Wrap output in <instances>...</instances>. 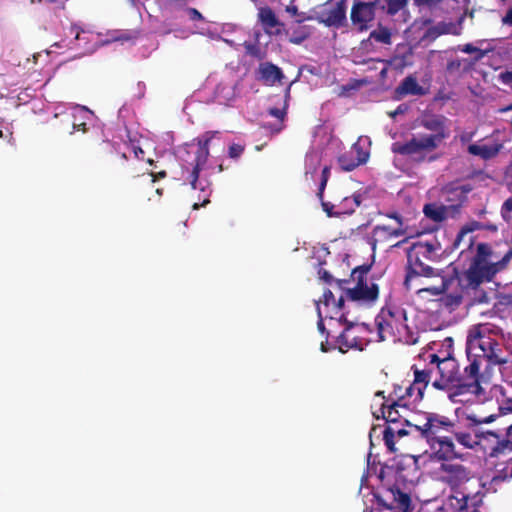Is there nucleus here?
<instances>
[{
    "label": "nucleus",
    "mask_w": 512,
    "mask_h": 512,
    "mask_svg": "<svg viewBox=\"0 0 512 512\" xmlns=\"http://www.w3.org/2000/svg\"><path fill=\"white\" fill-rule=\"evenodd\" d=\"M187 13L192 21H202L204 19L202 14L196 8H187Z\"/></svg>",
    "instance_id": "48"
},
{
    "label": "nucleus",
    "mask_w": 512,
    "mask_h": 512,
    "mask_svg": "<svg viewBox=\"0 0 512 512\" xmlns=\"http://www.w3.org/2000/svg\"><path fill=\"white\" fill-rule=\"evenodd\" d=\"M502 400L500 401L499 410L503 414L512 413V398L506 396L504 388L500 387Z\"/></svg>",
    "instance_id": "39"
},
{
    "label": "nucleus",
    "mask_w": 512,
    "mask_h": 512,
    "mask_svg": "<svg viewBox=\"0 0 512 512\" xmlns=\"http://www.w3.org/2000/svg\"><path fill=\"white\" fill-rule=\"evenodd\" d=\"M386 496L391 499L390 502H387L384 496L374 494L379 506L389 510L399 509L402 512H409L411 508V498L409 494L402 492L400 488L394 486L387 490Z\"/></svg>",
    "instance_id": "15"
},
{
    "label": "nucleus",
    "mask_w": 512,
    "mask_h": 512,
    "mask_svg": "<svg viewBox=\"0 0 512 512\" xmlns=\"http://www.w3.org/2000/svg\"><path fill=\"white\" fill-rule=\"evenodd\" d=\"M506 449L512 450V442L508 440L499 441L491 450L490 456L497 457L499 454L503 453Z\"/></svg>",
    "instance_id": "41"
},
{
    "label": "nucleus",
    "mask_w": 512,
    "mask_h": 512,
    "mask_svg": "<svg viewBox=\"0 0 512 512\" xmlns=\"http://www.w3.org/2000/svg\"><path fill=\"white\" fill-rule=\"evenodd\" d=\"M499 79L503 84L508 85L512 88V69L510 71L502 72L499 75Z\"/></svg>",
    "instance_id": "47"
},
{
    "label": "nucleus",
    "mask_w": 512,
    "mask_h": 512,
    "mask_svg": "<svg viewBox=\"0 0 512 512\" xmlns=\"http://www.w3.org/2000/svg\"><path fill=\"white\" fill-rule=\"evenodd\" d=\"M414 4L418 7L428 8L430 10L435 9L439 6L443 0H413Z\"/></svg>",
    "instance_id": "44"
},
{
    "label": "nucleus",
    "mask_w": 512,
    "mask_h": 512,
    "mask_svg": "<svg viewBox=\"0 0 512 512\" xmlns=\"http://www.w3.org/2000/svg\"><path fill=\"white\" fill-rule=\"evenodd\" d=\"M346 1L339 0L333 6L321 11L318 19L328 27L340 28L346 24Z\"/></svg>",
    "instance_id": "17"
},
{
    "label": "nucleus",
    "mask_w": 512,
    "mask_h": 512,
    "mask_svg": "<svg viewBox=\"0 0 512 512\" xmlns=\"http://www.w3.org/2000/svg\"><path fill=\"white\" fill-rule=\"evenodd\" d=\"M369 38L375 40L376 42L385 45H390L392 34L390 29L382 25H379L377 29L370 32Z\"/></svg>",
    "instance_id": "31"
},
{
    "label": "nucleus",
    "mask_w": 512,
    "mask_h": 512,
    "mask_svg": "<svg viewBox=\"0 0 512 512\" xmlns=\"http://www.w3.org/2000/svg\"><path fill=\"white\" fill-rule=\"evenodd\" d=\"M408 110V106L405 104L399 105L394 111L389 112L391 118H395L399 114H404Z\"/></svg>",
    "instance_id": "53"
},
{
    "label": "nucleus",
    "mask_w": 512,
    "mask_h": 512,
    "mask_svg": "<svg viewBox=\"0 0 512 512\" xmlns=\"http://www.w3.org/2000/svg\"><path fill=\"white\" fill-rule=\"evenodd\" d=\"M473 482L471 471L462 464L450 463V503L455 500V505L461 508L467 507V501L473 494L469 488Z\"/></svg>",
    "instance_id": "8"
},
{
    "label": "nucleus",
    "mask_w": 512,
    "mask_h": 512,
    "mask_svg": "<svg viewBox=\"0 0 512 512\" xmlns=\"http://www.w3.org/2000/svg\"><path fill=\"white\" fill-rule=\"evenodd\" d=\"M245 49H246L247 54L255 56V57H260V48L258 45L246 43Z\"/></svg>",
    "instance_id": "49"
},
{
    "label": "nucleus",
    "mask_w": 512,
    "mask_h": 512,
    "mask_svg": "<svg viewBox=\"0 0 512 512\" xmlns=\"http://www.w3.org/2000/svg\"><path fill=\"white\" fill-rule=\"evenodd\" d=\"M410 251L433 262L438 261L441 258V253H437V251L434 250L433 245H430V243H427L426 241L413 244Z\"/></svg>",
    "instance_id": "25"
},
{
    "label": "nucleus",
    "mask_w": 512,
    "mask_h": 512,
    "mask_svg": "<svg viewBox=\"0 0 512 512\" xmlns=\"http://www.w3.org/2000/svg\"><path fill=\"white\" fill-rule=\"evenodd\" d=\"M318 273H319L320 278L324 282L331 284L334 281L332 275L327 270L320 269Z\"/></svg>",
    "instance_id": "52"
},
{
    "label": "nucleus",
    "mask_w": 512,
    "mask_h": 512,
    "mask_svg": "<svg viewBox=\"0 0 512 512\" xmlns=\"http://www.w3.org/2000/svg\"><path fill=\"white\" fill-rule=\"evenodd\" d=\"M468 364L461 369L450 353V401L453 403L473 404L482 392L479 384L480 364L475 357L467 355Z\"/></svg>",
    "instance_id": "5"
},
{
    "label": "nucleus",
    "mask_w": 512,
    "mask_h": 512,
    "mask_svg": "<svg viewBox=\"0 0 512 512\" xmlns=\"http://www.w3.org/2000/svg\"><path fill=\"white\" fill-rule=\"evenodd\" d=\"M309 37V32L306 31L304 27H300L298 30L294 31L293 34L289 38V42L293 44H301L304 40Z\"/></svg>",
    "instance_id": "40"
},
{
    "label": "nucleus",
    "mask_w": 512,
    "mask_h": 512,
    "mask_svg": "<svg viewBox=\"0 0 512 512\" xmlns=\"http://www.w3.org/2000/svg\"><path fill=\"white\" fill-rule=\"evenodd\" d=\"M450 266H453V273L455 275V277H459V274H460V269H459V265L455 264L454 262H450Z\"/></svg>",
    "instance_id": "63"
},
{
    "label": "nucleus",
    "mask_w": 512,
    "mask_h": 512,
    "mask_svg": "<svg viewBox=\"0 0 512 512\" xmlns=\"http://www.w3.org/2000/svg\"><path fill=\"white\" fill-rule=\"evenodd\" d=\"M430 362L426 366L427 372L431 379V385L437 390L448 389V376L445 375L442 364L446 363L448 357L440 359L436 354L430 355Z\"/></svg>",
    "instance_id": "19"
},
{
    "label": "nucleus",
    "mask_w": 512,
    "mask_h": 512,
    "mask_svg": "<svg viewBox=\"0 0 512 512\" xmlns=\"http://www.w3.org/2000/svg\"><path fill=\"white\" fill-rule=\"evenodd\" d=\"M73 128L77 131H83V132H86L87 129H86V123L84 122H81V123H77L76 121L73 122Z\"/></svg>",
    "instance_id": "57"
},
{
    "label": "nucleus",
    "mask_w": 512,
    "mask_h": 512,
    "mask_svg": "<svg viewBox=\"0 0 512 512\" xmlns=\"http://www.w3.org/2000/svg\"><path fill=\"white\" fill-rule=\"evenodd\" d=\"M502 210H505V211H508V212H512V198H508L503 206H502Z\"/></svg>",
    "instance_id": "59"
},
{
    "label": "nucleus",
    "mask_w": 512,
    "mask_h": 512,
    "mask_svg": "<svg viewBox=\"0 0 512 512\" xmlns=\"http://www.w3.org/2000/svg\"><path fill=\"white\" fill-rule=\"evenodd\" d=\"M219 134L218 131H207L201 138L197 139V145L186 144L178 151V158L182 168V178L187 181L193 189H200L205 193L202 203H194L193 209L206 206L210 200V189L198 186L199 173L206 164L209 157V143Z\"/></svg>",
    "instance_id": "4"
},
{
    "label": "nucleus",
    "mask_w": 512,
    "mask_h": 512,
    "mask_svg": "<svg viewBox=\"0 0 512 512\" xmlns=\"http://www.w3.org/2000/svg\"><path fill=\"white\" fill-rule=\"evenodd\" d=\"M379 6V0H371L368 2L355 0L353 2L350 11V20L357 31H367L372 26Z\"/></svg>",
    "instance_id": "12"
},
{
    "label": "nucleus",
    "mask_w": 512,
    "mask_h": 512,
    "mask_svg": "<svg viewBox=\"0 0 512 512\" xmlns=\"http://www.w3.org/2000/svg\"><path fill=\"white\" fill-rule=\"evenodd\" d=\"M427 243H430V245H433V248L437 253H441V257L445 254L446 248H443L441 242L437 239V237H434V239L426 241Z\"/></svg>",
    "instance_id": "46"
},
{
    "label": "nucleus",
    "mask_w": 512,
    "mask_h": 512,
    "mask_svg": "<svg viewBox=\"0 0 512 512\" xmlns=\"http://www.w3.org/2000/svg\"><path fill=\"white\" fill-rule=\"evenodd\" d=\"M401 392V387L396 386L393 393L388 396V400L382 403L380 411L383 419H385L387 423L395 424L403 422L405 425L410 426L411 423L407 420L405 415L400 413V409L409 412L408 404L405 402V399L408 397L406 393L402 394Z\"/></svg>",
    "instance_id": "11"
},
{
    "label": "nucleus",
    "mask_w": 512,
    "mask_h": 512,
    "mask_svg": "<svg viewBox=\"0 0 512 512\" xmlns=\"http://www.w3.org/2000/svg\"><path fill=\"white\" fill-rule=\"evenodd\" d=\"M436 276H439L441 279V283L439 286L421 288L418 289L417 292H426L434 296L443 294L448 289V277L445 275L444 270H441L439 273H436Z\"/></svg>",
    "instance_id": "30"
},
{
    "label": "nucleus",
    "mask_w": 512,
    "mask_h": 512,
    "mask_svg": "<svg viewBox=\"0 0 512 512\" xmlns=\"http://www.w3.org/2000/svg\"><path fill=\"white\" fill-rule=\"evenodd\" d=\"M289 97H290V85L288 86V88L286 89V92H285V100H284L283 107L282 108H276V107L269 108L268 113L271 116L279 119L280 121H283L287 114Z\"/></svg>",
    "instance_id": "35"
},
{
    "label": "nucleus",
    "mask_w": 512,
    "mask_h": 512,
    "mask_svg": "<svg viewBox=\"0 0 512 512\" xmlns=\"http://www.w3.org/2000/svg\"><path fill=\"white\" fill-rule=\"evenodd\" d=\"M320 201H321V206H322L323 210L327 213V215L329 217L338 215L337 212L336 213L333 212L334 205L331 204L330 202L324 201V196L322 197V200H320Z\"/></svg>",
    "instance_id": "50"
},
{
    "label": "nucleus",
    "mask_w": 512,
    "mask_h": 512,
    "mask_svg": "<svg viewBox=\"0 0 512 512\" xmlns=\"http://www.w3.org/2000/svg\"><path fill=\"white\" fill-rule=\"evenodd\" d=\"M472 229L464 227L458 233L454 243L453 249H458L463 243L464 248L460 251V258H466L470 262L488 263L487 259L491 256V247L487 243H480L477 245V252L473 255V236L471 235Z\"/></svg>",
    "instance_id": "10"
},
{
    "label": "nucleus",
    "mask_w": 512,
    "mask_h": 512,
    "mask_svg": "<svg viewBox=\"0 0 512 512\" xmlns=\"http://www.w3.org/2000/svg\"><path fill=\"white\" fill-rule=\"evenodd\" d=\"M259 19L265 31L271 34H280L284 24L279 21L275 12L269 8L264 7L259 11Z\"/></svg>",
    "instance_id": "22"
},
{
    "label": "nucleus",
    "mask_w": 512,
    "mask_h": 512,
    "mask_svg": "<svg viewBox=\"0 0 512 512\" xmlns=\"http://www.w3.org/2000/svg\"><path fill=\"white\" fill-rule=\"evenodd\" d=\"M425 93V89L418 84L417 79L412 75L405 77L395 89V95L397 98H401L406 95L422 96Z\"/></svg>",
    "instance_id": "23"
},
{
    "label": "nucleus",
    "mask_w": 512,
    "mask_h": 512,
    "mask_svg": "<svg viewBox=\"0 0 512 512\" xmlns=\"http://www.w3.org/2000/svg\"><path fill=\"white\" fill-rule=\"evenodd\" d=\"M408 435V431L401 428L395 429L391 426H387L383 431V440L389 452L395 453V437H403Z\"/></svg>",
    "instance_id": "27"
},
{
    "label": "nucleus",
    "mask_w": 512,
    "mask_h": 512,
    "mask_svg": "<svg viewBox=\"0 0 512 512\" xmlns=\"http://www.w3.org/2000/svg\"><path fill=\"white\" fill-rule=\"evenodd\" d=\"M370 270L371 265L368 264L354 268L351 272V278L355 282V286L352 288L345 287L349 280L337 279L334 282L343 291L347 299L356 302L372 303L379 296V287L370 278Z\"/></svg>",
    "instance_id": "6"
},
{
    "label": "nucleus",
    "mask_w": 512,
    "mask_h": 512,
    "mask_svg": "<svg viewBox=\"0 0 512 512\" xmlns=\"http://www.w3.org/2000/svg\"><path fill=\"white\" fill-rule=\"evenodd\" d=\"M339 321L346 324L344 331L337 338L340 352L346 353L350 349L363 350L365 340L359 335V331L364 328L348 321L344 314H341Z\"/></svg>",
    "instance_id": "13"
},
{
    "label": "nucleus",
    "mask_w": 512,
    "mask_h": 512,
    "mask_svg": "<svg viewBox=\"0 0 512 512\" xmlns=\"http://www.w3.org/2000/svg\"><path fill=\"white\" fill-rule=\"evenodd\" d=\"M444 137V133H434L413 137L405 143L395 142L392 144V152L403 156L419 155L437 148Z\"/></svg>",
    "instance_id": "9"
},
{
    "label": "nucleus",
    "mask_w": 512,
    "mask_h": 512,
    "mask_svg": "<svg viewBox=\"0 0 512 512\" xmlns=\"http://www.w3.org/2000/svg\"><path fill=\"white\" fill-rule=\"evenodd\" d=\"M412 370L414 372V380L413 382L405 389L406 396L408 398L413 397V402L417 403L423 399L424 391L429 384H431V379L429 377V373L427 372V368L418 369L415 365L412 366Z\"/></svg>",
    "instance_id": "18"
},
{
    "label": "nucleus",
    "mask_w": 512,
    "mask_h": 512,
    "mask_svg": "<svg viewBox=\"0 0 512 512\" xmlns=\"http://www.w3.org/2000/svg\"><path fill=\"white\" fill-rule=\"evenodd\" d=\"M451 510H453L455 512H468L467 507L460 509V505H455L454 502L450 503V511Z\"/></svg>",
    "instance_id": "60"
},
{
    "label": "nucleus",
    "mask_w": 512,
    "mask_h": 512,
    "mask_svg": "<svg viewBox=\"0 0 512 512\" xmlns=\"http://www.w3.org/2000/svg\"><path fill=\"white\" fill-rule=\"evenodd\" d=\"M407 0H387V13L395 15L407 5Z\"/></svg>",
    "instance_id": "38"
},
{
    "label": "nucleus",
    "mask_w": 512,
    "mask_h": 512,
    "mask_svg": "<svg viewBox=\"0 0 512 512\" xmlns=\"http://www.w3.org/2000/svg\"><path fill=\"white\" fill-rule=\"evenodd\" d=\"M364 163H366V155L364 154H361V158H356L349 151L338 157V164L343 171H352Z\"/></svg>",
    "instance_id": "26"
},
{
    "label": "nucleus",
    "mask_w": 512,
    "mask_h": 512,
    "mask_svg": "<svg viewBox=\"0 0 512 512\" xmlns=\"http://www.w3.org/2000/svg\"><path fill=\"white\" fill-rule=\"evenodd\" d=\"M496 299L498 305L512 307V293H497Z\"/></svg>",
    "instance_id": "43"
},
{
    "label": "nucleus",
    "mask_w": 512,
    "mask_h": 512,
    "mask_svg": "<svg viewBox=\"0 0 512 512\" xmlns=\"http://www.w3.org/2000/svg\"><path fill=\"white\" fill-rule=\"evenodd\" d=\"M134 154L136 158L141 159L143 158L144 151L140 147H134Z\"/></svg>",
    "instance_id": "62"
},
{
    "label": "nucleus",
    "mask_w": 512,
    "mask_h": 512,
    "mask_svg": "<svg viewBox=\"0 0 512 512\" xmlns=\"http://www.w3.org/2000/svg\"><path fill=\"white\" fill-rule=\"evenodd\" d=\"M425 127L428 129L435 130L436 133H443L442 131V125L437 120H430L425 122Z\"/></svg>",
    "instance_id": "51"
},
{
    "label": "nucleus",
    "mask_w": 512,
    "mask_h": 512,
    "mask_svg": "<svg viewBox=\"0 0 512 512\" xmlns=\"http://www.w3.org/2000/svg\"><path fill=\"white\" fill-rule=\"evenodd\" d=\"M317 311H318V317H319V320L317 322V327L323 333L325 331V326H324L322 314H321V311H320V308L318 305H317Z\"/></svg>",
    "instance_id": "55"
},
{
    "label": "nucleus",
    "mask_w": 512,
    "mask_h": 512,
    "mask_svg": "<svg viewBox=\"0 0 512 512\" xmlns=\"http://www.w3.org/2000/svg\"><path fill=\"white\" fill-rule=\"evenodd\" d=\"M375 321L381 340L388 337H401L408 333L406 311L399 306L382 308Z\"/></svg>",
    "instance_id": "7"
},
{
    "label": "nucleus",
    "mask_w": 512,
    "mask_h": 512,
    "mask_svg": "<svg viewBox=\"0 0 512 512\" xmlns=\"http://www.w3.org/2000/svg\"><path fill=\"white\" fill-rule=\"evenodd\" d=\"M427 512H446L444 505H437L433 510H427Z\"/></svg>",
    "instance_id": "64"
},
{
    "label": "nucleus",
    "mask_w": 512,
    "mask_h": 512,
    "mask_svg": "<svg viewBox=\"0 0 512 512\" xmlns=\"http://www.w3.org/2000/svg\"><path fill=\"white\" fill-rule=\"evenodd\" d=\"M245 146L238 143H233L229 146L228 155L232 159H238L244 152Z\"/></svg>",
    "instance_id": "42"
},
{
    "label": "nucleus",
    "mask_w": 512,
    "mask_h": 512,
    "mask_svg": "<svg viewBox=\"0 0 512 512\" xmlns=\"http://www.w3.org/2000/svg\"><path fill=\"white\" fill-rule=\"evenodd\" d=\"M257 74L258 79L268 86L281 83V81L284 79V73L281 68L271 62L260 63Z\"/></svg>",
    "instance_id": "21"
},
{
    "label": "nucleus",
    "mask_w": 512,
    "mask_h": 512,
    "mask_svg": "<svg viewBox=\"0 0 512 512\" xmlns=\"http://www.w3.org/2000/svg\"><path fill=\"white\" fill-rule=\"evenodd\" d=\"M503 24L512 26V9H509L505 16L502 18Z\"/></svg>",
    "instance_id": "54"
},
{
    "label": "nucleus",
    "mask_w": 512,
    "mask_h": 512,
    "mask_svg": "<svg viewBox=\"0 0 512 512\" xmlns=\"http://www.w3.org/2000/svg\"><path fill=\"white\" fill-rule=\"evenodd\" d=\"M512 478L511 470L508 469V467H504L503 469L497 470L495 475L491 478L489 482V488L494 491L497 490V486L506 480Z\"/></svg>",
    "instance_id": "33"
},
{
    "label": "nucleus",
    "mask_w": 512,
    "mask_h": 512,
    "mask_svg": "<svg viewBox=\"0 0 512 512\" xmlns=\"http://www.w3.org/2000/svg\"><path fill=\"white\" fill-rule=\"evenodd\" d=\"M330 175H331L330 167L325 166L321 172V179H320V184H319L318 192H317V197L319 200H322V197H323L327 182L330 178Z\"/></svg>",
    "instance_id": "37"
},
{
    "label": "nucleus",
    "mask_w": 512,
    "mask_h": 512,
    "mask_svg": "<svg viewBox=\"0 0 512 512\" xmlns=\"http://www.w3.org/2000/svg\"><path fill=\"white\" fill-rule=\"evenodd\" d=\"M468 285L478 287L483 282H489L495 276L494 266L490 263L470 262L469 268L464 271Z\"/></svg>",
    "instance_id": "16"
},
{
    "label": "nucleus",
    "mask_w": 512,
    "mask_h": 512,
    "mask_svg": "<svg viewBox=\"0 0 512 512\" xmlns=\"http://www.w3.org/2000/svg\"><path fill=\"white\" fill-rule=\"evenodd\" d=\"M426 440L429 450L428 462L433 478L448 481V436L442 434L448 430V418L430 414L423 426H414Z\"/></svg>",
    "instance_id": "2"
},
{
    "label": "nucleus",
    "mask_w": 512,
    "mask_h": 512,
    "mask_svg": "<svg viewBox=\"0 0 512 512\" xmlns=\"http://www.w3.org/2000/svg\"><path fill=\"white\" fill-rule=\"evenodd\" d=\"M471 404H462L454 409L455 420H450V462L453 459H461L466 461L473 455L470 449L478 445V435L476 427L481 423H489L493 421L492 416L487 418H477L471 409Z\"/></svg>",
    "instance_id": "1"
},
{
    "label": "nucleus",
    "mask_w": 512,
    "mask_h": 512,
    "mask_svg": "<svg viewBox=\"0 0 512 512\" xmlns=\"http://www.w3.org/2000/svg\"><path fill=\"white\" fill-rule=\"evenodd\" d=\"M423 213L428 219L434 222H441L446 218L447 209L444 205L428 203L424 205Z\"/></svg>",
    "instance_id": "28"
},
{
    "label": "nucleus",
    "mask_w": 512,
    "mask_h": 512,
    "mask_svg": "<svg viewBox=\"0 0 512 512\" xmlns=\"http://www.w3.org/2000/svg\"><path fill=\"white\" fill-rule=\"evenodd\" d=\"M150 175L152 176V181L155 182L158 179L165 178L166 177V172L165 171H160L158 173L151 172Z\"/></svg>",
    "instance_id": "56"
},
{
    "label": "nucleus",
    "mask_w": 512,
    "mask_h": 512,
    "mask_svg": "<svg viewBox=\"0 0 512 512\" xmlns=\"http://www.w3.org/2000/svg\"><path fill=\"white\" fill-rule=\"evenodd\" d=\"M512 258V249L509 250L504 257L500 260V262L506 267L510 259Z\"/></svg>",
    "instance_id": "58"
},
{
    "label": "nucleus",
    "mask_w": 512,
    "mask_h": 512,
    "mask_svg": "<svg viewBox=\"0 0 512 512\" xmlns=\"http://www.w3.org/2000/svg\"><path fill=\"white\" fill-rule=\"evenodd\" d=\"M490 266H494L495 274L505 268V266L500 261L495 262V263H490Z\"/></svg>",
    "instance_id": "61"
},
{
    "label": "nucleus",
    "mask_w": 512,
    "mask_h": 512,
    "mask_svg": "<svg viewBox=\"0 0 512 512\" xmlns=\"http://www.w3.org/2000/svg\"><path fill=\"white\" fill-rule=\"evenodd\" d=\"M362 202L361 194H353L351 197H344L340 203V211L337 214H352Z\"/></svg>",
    "instance_id": "29"
},
{
    "label": "nucleus",
    "mask_w": 512,
    "mask_h": 512,
    "mask_svg": "<svg viewBox=\"0 0 512 512\" xmlns=\"http://www.w3.org/2000/svg\"><path fill=\"white\" fill-rule=\"evenodd\" d=\"M466 353L479 362L486 360L490 367L508 362L501 342V329L490 323H480L469 329Z\"/></svg>",
    "instance_id": "3"
},
{
    "label": "nucleus",
    "mask_w": 512,
    "mask_h": 512,
    "mask_svg": "<svg viewBox=\"0 0 512 512\" xmlns=\"http://www.w3.org/2000/svg\"><path fill=\"white\" fill-rule=\"evenodd\" d=\"M455 50H460L462 52L468 53V54H474L473 59L475 61L481 60L485 56V51L481 50L480 48H477L473 46L472 44L468 43L463 46L458 45L457 48H454Z\"/></svg>",
    "instance_id": "36"
},
{
    "label": "nucleus",
    "mask_w": 512,
    "mask_h": 512,
    "mask_svg": "<svg viewBox=\"0 0 512 512\" xmlns=\"http://www.w3.org/2000/svg\"><path fill=\"white\" fill-rule=\"evenodd\" d=\"M345 295L342 293L338 299L335 298L333 292L330 289H326L323 292V304L325 306L334 305L336 308L341 310L344 307Z\"/></svg>",
    "instance_id": "34"
},
{
    "label": "nucleus",
    "mask_w": 512,
    "mask_h": 512,
    "mask_svg": "<svg viewBox=\"0 0 512 512\" xmlns=\"http://www.w3.org/2000/svg\"><path fill=\"white\" fill-rule=\"evenodd\" d=\"M447 33H448V24L442 22L436 26L429 27L425 31L422 39L424 41L431 42V41H434L440 35L447 34Z\"/></svg>",
    "instance_id": "32"
},
{
    "label": "nucleus",
    "mask_w": 512,
    "mask_h": 512,
    "mask_svg": "<svg viewBox=\"0 0 512 512\" xmlns=\"http://www.w3.org/2000/svg\"><path fill=\"white\" fill-rule=\"evenodd\" d=\"M422 258L423 257L415 254L414 252L410 250L408 251L406 276L404 280V285L406 286L407 289L411 288L412 281L419 276L427 278L436 276L435 269L425 264Z\"/></svg>",
    "instance_id": "14"
},
{
    "label": "nucleus",
    "mask_w": 512,
    "mask_h": 512,
    "mask_svg": "<svg viewBox=\"0 0 512 512\" xmlns=\"http://www.w3.org/2000/svg\"><path fill=\"white\" fill-rule=\"evenodd\" d=\"M501 148V144H495L492 146L470 144L468 146V152L472 155L479 156L484 160H488L497 156Z\"/></svg>",
    "instance_id": "24"
},
{
    "label": "nucleus",
    "mask_w": 512,
    "mask_h": 512,
    "mask_svg": "<svg viewBox=\"0 0 512 512\" xmlns=\"http://www.w3.org/2000/svg\"><path fill=\"white\" fill-rule=\"evenodd\" d=\"M387 217L394 219L397 222L398 227L391 228L385 225H377L373 229V237L375 242L384 240L387 237H400L406 234V229L403 228V218L399 213L391 212L387 214Z\"/></svg>",
    "instance_id": "20"
},
{
    "label": "nucleus",
    "mask_w": 512,
    "mask_h": 512,
    "mask_svg": "<svg viewBox=\"0 0 512 512\" xmlns=\"http://www.w3.org/2000/svg\"><path fill=\"white\" fill-rule=\"evenodd\" d=\"M350 152L355 155L356 158H361V154H364L366 155V161L368 160L369 158V153L364 151L363 148L361 147V145L359 143H355L353 144Z\"/></svg>",
    "instance_id": "45"
}]
</instances>
